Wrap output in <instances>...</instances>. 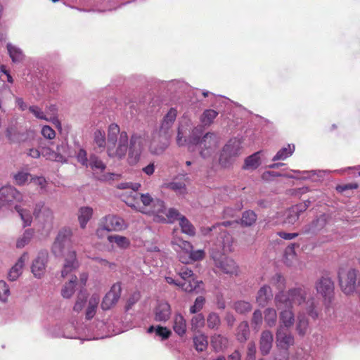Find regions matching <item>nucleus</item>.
Masks as SVG:
<instances>
[{
	"label": "nucleus",
	"instance_id": "nucleus-1",
	"mask_svg": "<svg viewBox=\"0 0 360 360\" xmlns=\"http://www.w3.org/2000/svg\"><path fill=\"white\" fill-rule=\"evenodd\" d=\"M128 139L127 133L124 131L120 132L117 124H110L106 139L108 155L119 160L124 158L128 149Z\"/></svg>",
	"mask_w": 360,
	"mask_h": 360
},
{
	"label": "nucleus",
	"instance_id": "nucleus-2",
	"mask_svg": "<svg viewBox=\"0 0 360 360\" xmlns=\"http://www.w3.org/2000/svg\"><path fill=\"white\" fill-rule=\"evenodd\" d=\"M22 200V194L14 187L1 186V207H8L11 210L14 208L22 221L23 226L26 227L31 225L32 217L29 210L22 208L21 205L17 204Z\"/></svg>",
	"mask_w": 360,
	"mask_h": 360
},
{
	"label": "nucleus",
	"instance_id": "nucleus-3",
	"mask_svg": "<svg viewBox=\"0 0 360 360\" xmlns=\"http://www.w3.org/2000/svg\"><path fill=\"white\" fill-rule=\"evenodd\" d=\"M309 291V288L305 285L291 288L287 291H279L274 297L276 307L280 309L293 308L294 305L300 306L307 301V295Z\"/></svg>",
	"mask_w": 360,
	"mask_h": 360
},
{
	"label": "nucleus",
	"instance_id": "nucleus-4",
	"mask_svg": "<svg viewBox=\"0 0 360 360\" xmlns=\"http://www.w3.org/2000/svg\"><path fill=\"white\" fill-rule=\"evenodd\" d=\"M241 141L237 138L230 139L222 148L219 162L224 168H229L233 165L241 153Z\"/></svg>",
	"mask_w": 360,
	"mask_h": 360
},
{
	"label": "nucleus",
	"instance_id": "nucleus-5",
	"mask_svg": "<svg viewBox=\"0 0 360 360\" xmlns=\"http://www.w3.org/2000/svg\"><path fill=\"white\" fill-rule=\"evenodd\" d=\"M204 127L202 125H198L192 129L188 138H186V129L184 126H179L177 131L176 143L178 146H183L185 145L197 146L202 138Z\"/></svg>",
	"mask_w": 360,
	"mask_h": 360
},
{
	"label": "nucleus",
	"instance_id": "nucleus-6",
	"mask_svg": "<svg viewBox=\"0 0 360 360\" xmlns=\"http://www.w3.org/2000/svg\"><path fill=\"white\" fill-rule=\"evenodd\" d=\"M145 142V137L141 134H134L131 136L127 149L129 150L127 160L130 165H134L139 161Z\"/></svg>",
	"mask_w": 360,
	"mask_h": 360
},
{
	"label": "nucleus",
	"instance_id": "nucleus-7",
	"mask_svg": "<svg viewBox=\"0 0 360 360\" xmlns=\"http://www.w3.org/2000/svg\"><path fill=\"white\" fill-rule=\"evenodd\" d=\"M179 275L181 278L175 283L176 285L181 288L186 292H191L196 290L199 287L201 281L195 280L193 271L187 266H182L179 271Z\"/></svg>",
	"mask_w": 360,
	"mask_h": 360
},
{
	"label": "nucleus",
	"instance_id": "nucleus-8",
	"mask_svg": "<svg viewBox=\"0 0 360 360\" xmlns=\"http://www.w3.org/2000/svg\"><path fill=\"white\" fill-rule=\"evenodd\" d=\"M219 143V137L214 133H206L197 146L199 147L200 154L202 158L210 157L216 150Z\"/></svg>",
	"mask_w": 360,
	"mask_h": 360
},
{
	"label": "nucleus",
	"instance_id": "nucleus-9",
	"mask_svg": "<svg viewBox=\"0 0 360 360\" xmlns=\"http://www.w3.org/2000/svg\"><path fill=\"white\" fill-rule=\"evenodd\" d=\"M32 133V130L22 129L14 121L7 127L6 136L12 143H21L25 142Z\"/></svg>",
	"mask_w": 360,
	"mask_h": 360
},
{
	"label": "nucleus",
	"instance_id": "nucleus-10",
	"mask_svg": "<svg viewBox=\"0 0 360 360\" xmlns=\"http://www.w3.org/2000/svg\"><path fill=\"white\" fill-rule=\"evenodd\" d=\"M44 333L45 335L49 338H72V339H80L82 340H91V339H96V338H83L80 336L81 333L79 331V329L75 328V333L74 334H70L65 332L62 328L58 325H47L44 326Z\"/></svg>",
	"mask_w": 360,
	"mask_h": 360
},
{
	"label": "nucleus",
	"instance_id": "nucleus-11",
	"mask_svg": "<svg viewBox=\"0 0 360 360\" xmlns=\"http://www.w3.org/2000/svg\"><path fill=\"white\" fill-rule=\"evenodd\" d=\"M48 261V250H41L39 251L31 266V271L35 278H40L44 275Z\"/></svg>",
	"mask_w": 360,
	"mask_h": 360
},
{
	"label": "nucleus",
	"instance_id": "nucleus-12",
	"mask_svg": "<svg viewBox=\"0 0 360 360\" xmlns=\"http://www.w3.org/2000/svg\"><path fill=\"white\" fill-rule=\"evenodd\" d=\"M122 292L121 284L116 283L112 285L109 292L104 296L101 307L103 311L110 309L118 302Z\"/></svg>",
	"mask_w": 360,
	"mask_h": 360
},
{
	"label": "nucleus",
	"instance_id": "nucleus-13",
	"mask_svg": "<svg viewBox=\"0 0 360 360\" xmlns=\"http://www.w3.org/2000/svg\"><path fill=\"white\" fill-rule=\"evenodd\" d=\"M329 219L328 214H322L316 217L309 224L304 225L302 228V232L304 234L316 235L326 226Z\"/></svg>",
	"mask_w": 360,
	"mask_h": 360
},
{
	"label": "nucleus",
	"instance_id": "nucleus-14",
	"mask_svg": "<svg viewBox=\"0 0 360 360\" xmlns=\"http://www.w3.org/2000/svg\"><path fill=\"white\" fill-rule=\"evenodd\" d=\"M72 236V231L70 229H61L53 244L52 252L55 255H59L62 253L65 245L70 241Z\"/></svg>",
	"mask_w": 360,
	"mask_h": 360
},
{
	"label": "nucleus",
	"instance_id": "nucleus-15",
	"mask_svg": "<svg viewBox=\"0 0 360 360\" xmlns=\"http://www.w3.org/2000/svg\"><path fill=\"white\" fill-rule=\"evenodd\" d=\"M168 144L169 138L155 132L150 141L149 150L152 154L160 155L167 148Z\"/></svg>",
	"mask_w": 360,
	"mask_h": 360
},
{
	"label": "nucleus",
	"instance_id": "nucleus-16",
	"mask_svg": "<svg viewBox=\"0 0 360 360\" xmlns=\"http://www.w3.org/2000/svg\"><path fill=\"white\" fill-rule=\"evenodd\" d=\"M176 116L177 110L174 108H170L164 116L159 131L158 132L169 139L171 136L172 127L176 120Z\"/></svg>",
	"mask_w": 360,
	"mask_h": 360
},
{
	"label": "nucleus",
	"instance_id": "nucleus-17",
	"mask_svg": "<svg viewBox=\"0 0 360 360\" xmlns=\"http://www.w3.org/2000/svg\"><path fill=\"white\" fill-rule=\"evenodd\" d=\"M215 266L224 274L235 276L238 274V266L235 261L230 257L221 256L215 259Z\"/></svg>",
	"mask_w": 360,
	"mask_h": 360
},
{
	"label": "nucleus",
	"instance_id": "nucleus-18",
	"mask_svg": "<svg viewBox=\"0 0 360 360\" xmlns=\"http://www.w3.org/2000/svg\"><path fill=\"white\" fill-rule=\"evenodd\" d=\"M276 338L277 346L282 349L288 350L295 344L294 336L291 333L285 331L281 326L277 329Z\"/></svg>",
	"mask_w": 360,
	"mask_h": 360
},
{
	"label": "nucleus",
	"instance_id": "nucleus-19",
	"mask_svg": "<svg viewBox=\"0 0 360 360\" xmlns=\"http://www.w3.org/2000/svg\"><path fill=\"white\" fill-rule=\"evenodd\" d=\"M316 289L325 299L330 300L333 295L334 284L328 277H321L316 283Z\"/></svg>",
	"mask_w": 360,
	"mask_h": 360
},
{
	"label": "nucleus",
	"instance_id": "nucleus-20",
	"mask_svg": "<svg viewBox=\"0 0 360 360\" xmlns=\"http://www.w3.org/2000/svg\"><path fill=\"white\" fill-rule=\"evenodd\" d=\"M79 262L77 259V254L75 250H70L65 255V263L61 271V276L65 277L70 272L79 267Z\"/></svg>",
	"mask_w": 360,
	"mask_h": 360
},
{
	"label": "nucleus",
	"instance_id": "nucleus-21",
	"mask_svg": "<svg viewBox=\"0 0 360 360\" xmlns=\"http://www.w3.org/2000/svg\"><path fill=\"white\" fill-rule=\"evenodd\" d=\"M125 228L124 220L115 215H108L103 221V229L108 231H121Z\"/></svg>",
	"mask_w": 360,
	"mask_h": 360
},
{
	"label": "nucleus",
	"instance_id": "nucleus-22",
	"mask_svg": "<svg viewBox=\"0 0 360 360\" xmlns=\"http://www.w3.org/2000/svg\"><path fill=\"white\" fill-rule=\"evenodd\" d=\"M171 312V307L169 303L160 302L154 309V319L158 322H166L169 319Z\"/></svg>",
	"mask_w": 360,
	"mask_h": 360
},
{
	"label": "nucleus",
	"instance_id": "nucleus-23",
	"mask_svg": "<svg viewBox=\"0 0 360 360\" xmlns=\"http://www.w3.org/2000/svg\"><path fill=\"white\" fill-rule=\"evenodd\" d=\"M273 334L270 330H266L261 333L259 338V351L262 355L269 354L273 345Z\"/></svg>",
	"mask_w": 360,
	"mask_h": 360
},
{
	"label": "nucleus",
	"instance_id": "nucleus-24",
	"mask_svg": "<svg viewBox=\"0 0 360 360\" xmlns=\"http://www.w3.org/2000/svg\"><path fill=\"white\" fill-rule=\"evenodd\" d=\"M295 174H302V179H310L314 182L321 181L323 180L326 174L330 173L328 170H292Z\"/></svg>",
	"mask_w": 360,
	"mask_h": 360
},
{
	"label": "nucleus",
	"instance_id": "nucleus-25",
	"mask_svg": "<svg viewBox=\"0 0 360 360\" xmlns=\"http://www.w3.org/2000/svg\"><path fill=\"white\" fill-rule=\"evenodd\" d=\"M28 258L27 252L23 253L21 257L18 259L16 263L10 269L8 274V278L11 281H14L21 275L22 267L25 264V261Z\"/></svg>",
	"mask_w": 360,
	"mask_h": 360
},
{
	"label": "nucleus",
	"instance_id": "nucleus-26",
	"mask_svg": "<svg viewBox=\"0 0 360 360\" xmlns=\"http://www.w3.org/2000/svg\"><path fill=\"white\" fill-rule=\"evenodd\" d=\"M6 49L13 63L19 64L24 61L25 55L19 46L8 42L6 44Z\"/></svg>",
	"mask_w": 360,
	"mask_h": 360
},
{
	"label": "nucleus",
	"instance_id": "nucleus-27",
	"mask_svg": "<svg viewBox=\"0 0 360 360\" xmlns=\"http://www.w3.org/2000/svg\"><path fill=\"white\" fill-rule=\"evenodd\" d=\"M273 293L269 285H264L262 286L257 292L256 301L260 307H265L272 299Z\"/></svg>",
	"mask_w": 360,
	"mask_h": 360
},
{
	"label": "nucleus",
	"instance_id": "nucleus-28",
	"mask_svg": "<svg viewBox=\"0 0 360 360\" xmlns=\"http://www.w3.org/2000/svg\"><path fill=\"white\" fill-rule=\"evenodd\" d=\"M304 205L300 207L294 205L288 209L284 214V223L290 225L294 224L299 219L300 214L304 212Z\"/></svg>",
	"mask_w": 360,
	"mask_h": 360
},
{
	"label": "nucleus",
	"instance_id": "nucleus-29",
	"mask_svg": "<svg viewBox=\"0 0 360 360\" xmlns=\"http://www.w3.org/2000/svg\"><path fill=\"white\" fill-rule=\"evenodd\" d=\"M33 215L36 218L43 217L44 221L52 219L53 213L51 210L45 205L44 202L39 201L34 205Z\"/></svg>",
	"mask_w": 360,
	"mask_h": 360
},
{
	"label": "nucleus",
	"instance_id": "nucleus-30",
	"mask_svg": "<svg viewBox=\"0 0 360 360\" xmlns=\"http://www.w3.org/2000/svg\"><path fill=\"white\" fill-rule=\"evenodd\" d=\"M56 154L59 162H67L68 158L72 157L75 152L69 146L68 143L63 141L60 145L56 147Z\"/></svg>",
	"mask_w": 360,
	"mask_h": 360
},
{
	"label": "nucleus",
	"instance_id": "nucleus-31",
	"mask_svg": "<svg viewBox=\"0 0 360 360\" xmlns=\"http://www.w3.org/2000/svg\"><path fill=\"white\" fill-rule=\"evenodd\" d=\"M250 330L247 321H241L236 330V338L240 343H245L249 339Z\"/></svg>",
	"mask_w": 360,
	"mask_h": 360
},
{
	"label": "nucleus",
	"instance_id": "nucleus-32",
	"mask_svg": "<svg viewBox=\"0 0 360 360\" xmlns=\"http://www.w3.org/2000/svg\"><path fill=\"white\" fill-rule=\"evenodd\" d=\"M282 309L279 314L281 325L283 328H289L293 326L295 323V314L292 311V308H280Z\"/></svg>",
	"mask_w": 360,
	"mask_h": 360
},
{
	"label": "nucleus",
	"instance_id": "nucleus-33",
	"mask_svg": "<svg viewBox=\"0 0 360 360\" xmlns=\"http://www.w3.org/2000/svg\"><path fill=\"white\" fill-rule=\"evenodd\" d=\"M261 151L256 152L245 159L243 169L245 170H255L261 165Z\"/></svg>",
	"mask_w": 360,
	"mask_h": 360
},
{
	"label": "nucleus",
	"instance_id": "nucleus-34",
	"mask_svg": "<svg viewBox=\"0 0 360 360\" xmlns=\"http://www.w3.org/2000/svg\"><path fill=\"white\" fill-rule=\"evenodd\" d=\"M183 216L176 209L169 208L167 210H166L164 215H158V221L172 224L176 220L179 221L181 217Z\"/></svg>",
	"mask_w": 360,
	"mask_h": 360
},
{
	"label": "nucleus",
	"instance_id": "nucleus-35",
	"mask_svg": "<svg viewBox=\"0 0 360 360\" xmlns=\"http://www.w3.org/2000/svg\"><path fill=\"white\" fill-rule=\"evenodd\" d=\"M99 302V296L96 294H94L90 297L85 312V317L87 320L91 319L96 314Z\"/></svg>",
	"mask_w": 360,
	"mask_h": 360
},
{
	"label": "nucleus",
	"instance_id": "nucleus-36",
	"mask_svg": "<svg viewBox=\"0 0 360 360\" xmlns=\"http://www.w3.org/2000/svg\"><path fill=\"white\" fill-rule=\"evenodd\" d=\"M205 256V252L202 250H193V248L187 255H179V260L184 264H188L191 262H195L202 259Z\"/></svg>",
	"mask_w": 360,
	"mask_h": 360
},
{
	"label": "nucleus",
	"instance_id": "nucleus-37",
	"mask_svg": "<svg viewBox=\"0 0 360 360\" xmlns=\"http://www.w3.org/2000/svg\"><path fill=\"white\" fill-rule=\"evenodd\" d=\"M173 329L179 336H183L186 332V322L184 316L176 314L174 318Z\"/></svg>",
	"mask_w": 360,
	"mask_h": 360
},
{
	"label": "nucleus",
	"instance_id": "nucleus-38",
	"mask_svg": "<svg viewBox=\"0 0 360 360\" xmlns=\"http://www.w3.org/2000/svg\"><path fill=\"white\" fill-rule=\"evenodd\" d=\"M228 344V338L220 334H215L211 337V345L215 351H220L226 348Z\"/></svg>",
	"mask_w": 360,
	"mask_h": 360
},
{
	"label": "nucleus",
	"instance_id": "nucleus-39",
	"mask_svg": "<svg viewBox=\"0 0 360 360\" xmlns=\"http://www.w3.org/2000/svg\"><path fill=\"white\" fill-rule=\"evenodd\" d=\"M89 167L94 171L103 172L106 168V165L96 154L91 153L89 155Z\"/></svg>",
	"mask_w": 360,
	"mask_h": 360
},
{
	"label": "nucleus",
	"instance_id": "nucleus-40",
	"mask_svg": "<svg viewBox=\"0 0 360 360\" xmlns=\"http://www.w3.org/2000/svg\"><path fill=\"white\" fill-rule=\"evenodd\" d=\"M147 333H155V335L161 338L162 340H167L172 334V332L169 329H168L166 327L161 326H150L148 328Z\"/></svg>",
	"mask_w": 360,
	"mask_h": 360
},
{
	"label": "nucleus",
	"instance_id": "nucleus-41",
	"mask_svg": "<svg viewBox=\"0 0 360 360\" xmlns=\"http://www.w3.org/2000/svg\"><path fill=\"white\" fill-rule=\"evenodd\" d=\"M193 342L195 349L199 352H204L207 348V337L202 333L194 335Z\"/></svg>",
	"mask_w": 360,
	"mask_h": 360
},
{
	"label": "nucleus",
	"instance_id": "nucleus-42",
	"mask_svg": "<svg viewBox=\"0 0 360 360\" xmlns=\"http://www.w3.org/2000/svg\"><path fill=\"white\" fill-rule=\"evenodd\" d=\"M93 214L92 208L89 207H82L79 210L78 219L82 229H84L87 222L91 218Z\"/></svg>",
	"mask_w": 360,
	"mask_h": 360
},
{
	"label": "nucleus",
	"instance_id": "nucleus-43",
	"mask_svg": "<svg viewBox=\"0 0 360 360\" xmlns=\"http://www.w3.org/2000/svg\"><path fill=\"white\" fill-rule=\"evenodd\" d=\"M295 145L288 144L286 147L281 148L272 158L273 161L284 160L291 156L295 151Z\"/></svg>",
	"mask_w": 360,
	"mask_h": 360
},
{
	"label": "nucleus",
	"instance_id": "nucleus-44",
	"mask_svg": "<svg viewBox=\"0 0 360 360\" xmlns=\"http://www.w3.org/2000/svg\"><path fill=\"white\" fill-rule=\"evenodd\" d=\"M257 218V216L254 211L246 210L243 212L240 222L243 226L248 227L255 223Z\"/></svg>",
	"mask_w": 360,
	"mask_h": 360
},
{
	"label": "nucleus",
	"instance_id": "nucleus-45",
	"mask_svg": "<svg viewBox=\"0 0 360 360\" xmlns=\"http://www.w3.org/2000/svg\"><path fill=\"white\" fill-rule=\"evenodd\" d=\"M179 226L182 233L187 234L189 236H195V229L191 222L185 216L181 217L179 220Z\"/></svg>",
	"mask_w": 360,
	"mask_h": 360
},
{
	"label": "nucleus",
	"instance_id": "nucleus-46",
	"mask_svg": "<svg viewBox=\"0 0 360 360\" xmlns=\"http://www.w3.org/2000/svg\"><path fill=\"white\" fill-rule=\"evenodd\" d=\"M77 278L76 276H72L68 283L62 289L61 294L64 298H70L75 292Z\"/></svg>",
	"mask_w": 360,
	"mask_h": 360
},
{
	"label": "nucleus",
	"instance_id": "nucleus-47",
	"mask_svg": "<svg viewBox=\"0 0 360 360\" xmlns=\"http://www.w3.org/2000/svg\"><path fill=\"white\" fill-rule=\"evenodd\" d=\"M165 202L160 199H155L152 203V212L155 214V219L158 221V215H164L166 211Z\"/></svg>",
	"mask_w": 360,
	"mask_h": 360
},
{
	"label": "nucleus",
	"instance_id": "nucleus-48",
	"mask_svg": "<svg viewBox=\"0 0 360 360\" xmlns=\"http://www.w3.org/2000/svg\"><path fill=\"white\" fill-rule=\"evenodd\" d=\"M308 326L309 323L307 319L303 314L298 315L296 330L300 336H304L306 334Z\"/></svg>",
	"mask_w": 360,
	"mask_h": 360
},
{
	"label": "nucleus",
	"instance_id": "nucleus-49",
	"mask_svg": "<svg viewBox=\"0 0 360 360\" xmlns=\"http://www.w3.org/2000/svg\"><path fill=\"white\" fill-rule=\"evenodd\" d=\"M219 112L212 109L205 110L200 116V122L204 125H210Z\"/></svg>",
	"mask_w": 360,
	"mask_h": 360
},
{
	"label": "nucleus",
	"instance_id": "nucleus-50",
	"mask_svg": "<svg viewBox=\"0 0 360 360\" xmlns=\"http://www.w3.org/2000/svg\"><path fill=\"white\" fill-rule=\"evenodd\" d=\"M94 142L101 148L107 147L105 133L103 130L98 129L94 133Z\"/></svg>",
	"mask_w": 360,
	"mask_h": 360
},
{
	"label": "nucleus",
	"instance_id": "nucleus-51",
	"mask_svg": "<svg viewBox=\"0 0 360 360\" xmlns=\"http://www.w3.org/2000/svg\"><path fill=\"white\" fill-rule=\"evenodd\" d=\"M277 321L276 311L273 308H267L264 310V321L269 327L276 325Z\"/></svg>",
	"mask_w": 360,
	"mask_h": 360
},
{
	"label": "nucleus",
	"instance_id": "nucleus-52",
	"mask_svg": "<svg viewBox=\"0 0 360 360\" xmlns=\"http://www.w3.org/2000/svg\"><path fill=\"white\" fill-rule=\"evenodd\" d=\"M207 327L212 330H218L220 324L221 319L219 314L216 312H211L207 317Z\"/></svg>",
	"mask_w": 360,
	"mask_h": 360
},
{
	"label": "nucleus",
	"instance_id": "nucleus-53",
	"mask_svg": "<svg viewBox=\"0 0 360 360\" xmlns=\"http://www.w3.org/2000/svg\"><path fill=\"white\" fill-rule=\"evenodd\" d=\"M34 231L32 229H27L25 231L22 236L19 238L16 242V247L22 248L27 245L33 237Z\"/></svg>",
	"mask_w": 360,
	"mask_h": 360
},
{
	"label": "nucleus",
	"instance_id": "nucleus-54",
	"mask_svg": "<svg viewBox=\"0 0 360 360\" xmlns=\"http://www.w3.org/2000/svg\"><path fill=\"white\" fill-rule=\"evenodd\" d=\"M108 240L110 243H115L119 248L123 249L127 248L130 245V242L127 238L119 235L108 236Z\"/></svg>",
	"mask_w": 360,
	"mask_h": 360
},
{
	"label": "nucleus",
	"instance_id": "nucleus-55",
	"mask_svg": "<svg viewBox=\"0 0 360 360\" xmlns=\"http://www.w3.org/2000/svg\"><path fill=\"white\" fill-rule=\"evenodd\" d=\"M252 304L246 301L239 300L233 304V309L235 311L240 314H245L252 310Z\"/></svg>",
	"mask_w": 360,
	"mask_h": 360
},
{
	"label": "nucleus",
	"instance_id": "nucleus-56",
	"mask_svg": "<svg viewBox=\"0 0 360 360\" xmlns=\"http://www.w3.org/2000/svg\"><path fill=\"white\" fill-rule=\"evenodd\" d=\"M306 311L311 319H316L319 318V311L313 298L309 299L306 302Z\"/></svg>",
	"mask_w": 360,
	"mask_h": 360
},
{
	"label": "nucleus",
	"instance_id": "nucleus-57",
	"mask_svg": "<svg viewBox=\"0 0 360 360\" xmlns=\"http://www.w3.org/2000/svg\"><path fill=\"white\" fill-rule=\"evenodd\" d=\"M172 243L174 245H177L180 249H181L182 252H180L179 254H181L183 255H187L193 248L191 243L186 240H181L180 238L174 239V240L172 241Z\"/></svg>",
	"mask_w": 360,
	"mask_h": 360
},
{
	"label": "nucleus",
	"instance_id": "nucleus-58",
	"mask_svg": "<svg viewBox=\"0 0 360 360\" xmlns=\"http://www.w3.org/2000/svg\"><path fill=\"white\" fill-rule=\"evenodd\" d=\"M279 176H285V177L290 178V179L296 178L294 176L286 174H283L281 172H275V171H266L262 175V179L265 180V181H271L273 179V178L279 177Z\"/></svg>",
	"mask_w": 360,
	"mask_h": 360
},
{
	"label": "nucleus",
	"instance_id": "nucleus-59",
	"mask_svg": "<svg viewBox=\"0 0 360 360\" xmlns=\"http://www.w3.org/2000/svg\"><path fill=\"white\" fill-rule=\"evenodd\" d=\"M191 329L195 330L196 329L201 328L205 324V317L202 314L199 313L195 315L191 319Z\"/></svg>",
	"mask_w": 360,
	"mask_h": 360
},
{
	"label": "nucleus",
	"instance_id": "nucleus-60",
	"mask_svg": "<svg viewBox=\"0 0 360 360\" xmlns=\"http://www.w3.org/2000/svg\"><path fill=\"white\" fill-rule=\"evenodd\" d=\"M263 321L262 313L260 310L256 309L252 314L251 323L255 329L259 328Z\"/></svg>",
	"mask_w": 360,
	"mask_h": 360
},
{
	"label": "nucleus",
	"instance_id": "nucleus-61",
	"mask_svg": "<svg viewBox=\"0 0 360 360\" xmlns=\"http://www.w3.org/2000/svg\"><path fill=\"white\" fill-rule=\"evenodd\" d=\"M205 302V299L202 296H198L196 297L194 304L190 307L191 314H197L203 307Z\"/></svg>",
	"mask_w": 360,
	"mask_h": 360
},
{
	"label": "nucleus",
	"instance_id": "nucleus-62",
	"mask_svg": "<svg viewBox=\"0 0 360 360\" xmlns=\"http://www.w3.org/2000/svg\"><path fill=\"white\" fill-rule=\"evenodd\" d=\"M29 111L37 119L41 120H48V117L45 112L38 105H31L28 108Z\"/></svg>",
	"mask_w": 360,
	"mask_h": 360
},
{
	"label": "nucleus",
	"instance_id": "nucleus-63",
	"mask_svg": "<svg viewBox=\"0 0 360 360\" xmlns=\"http://www.w3.org/2000/svg\"><path fill=\"white\" fill-rule=\"evenodd\" d=\"M74 155H75L79 163L85 167H88L89 158H87V153L84 148H80L79 151L77 153H75Z\"/></svg>",
	"mask_w": 360,
	"mask_h": 360
},
{
	"label": "nucleus",
	"instance_id": "nucleus-64",
	"mask_svg": "<svg viewBox=\"0 0 360 360\" xmlns=\"http://www.w3.org/2000/svg\"><path fill=\"white\" fill-rule=\"evenodd\" d=\"M169 188L179 194L184 195L186 193V184L181 181H173L169 184Z\"/></svg>",
	"mask_w": 360,
	"mask_h": 360
}]
</instances>
